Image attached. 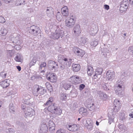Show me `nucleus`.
<instances>
[{
	"label": "nucleus",
	"mask_w": 133,
	"mask_h": 133,
	"mask_svg": "<svg viewBox=\"0 0 133 133\" xmlns=\"http://www.w3.org/2000/svg\"><path fill=\"white\" fill-rule=\"evenodd\" d=\"M8 42H9L8 47L10 49L15 48L16 49L18 50L21 48L20 45L21 43L19 40V37L17 36L15 38L12 36L9 37Z\"/></svg>",
	"instance_id": "obj_1"
},
{
	"label": "nucleus",
	"mask_w": 133,
	"mask_h": 133,
	"mask_svg": "<svg viewBox=\"0 0 133 133\" xmlns=\"http://www.w3.org/2000/svg\"><path fill=\"white\" fill-rule=\"evenodd\" d=\"M65 30L61 26L58 25L55 32L52 33L50 37L54 39L62 38L64 36Z\"/></svg>",
	"instance_id": "obj_2"
},
{
	"label": "nucleus",
	"mask_w": 133,
	"mask_h": 133,
	"mask_svg": "<svg viewBox=\"0 0 133 133\" xmlns=\"http://www.w3.org/2000/svg\"><path fill=\"white\" fill-rule=\"evenodd\" d=\"M47 109L49 111L56 116L60 115L62 113V111L60 107L55 104L48 107Z\"/></svg>",
	"instance_id": "obj_3"
},
{
	"label": "nucleus",
	"mask_w": 133,
	"mask_h": 133,
	"mask_svg": "<svg viewBox=\"0 0 133 133\" xmlns=\"http://www.w3.org/2000/svg\"><path fill=\"white\" fill-rule=\"evenodd\" d=\"M124 85L123 81H120L116 85L115 88V90L116 95L122 97L124 94L123 90L124 89Z\"/></svg>",
	"instance_id": "obj_4"
},
{
	"label": "nucleus",
	"mask_w": 133,
	"mask_h": 133,
	"mask_svg": "<svg viewBox=\"0 0 133 133\" xmlns=\"http://www.w3.org/2000/svg\"><path fill=\"white\" fill-rule=\"evenodd\" d=\"M76 21V18L73 15L67 17L65 19V26L69 28H72L74 25Z\"/></svg>",
	"instance_id": "obj_5"
},
{
	"label": "nucleus",
	"mask_w": 133,
	"mask_h": 133,
	"mask_svg": "<svg viewBox=\"0 0 133 133\" xmlns=\"http://www.w3.org/2000/svg\"><path fill=\"white\" fill-rule=\"evenodd\" d=\"M44 92V88L40 86L36 85L33 87L32 92L34 96H37L38 95H43Z\"/></svg>",
	"instance_id": "obj_6"
},
{
	"label": "nucleus",
	"mask_w": 133,
	"mask_h": 133,
	"mask_svg": "<svg viewBox=\"0 0 133 133\" xmlns=\"http://www.w3.org/2000/svg\"><path fill=\"white\" fill-rule=\"evenodd\" d=\"M28 32L33 36H36L40 31L39 28L36 26L33 25L27 28Z\"/></svg>",
	"instance_id": "obj_7"
},
{
	"label": "nucleus",
	"mask_w": 133,
	"mask_h": 133,
	"mask_svg": "<svg viewBox=\"0 0 133 133\" xmlns=\"http://www.w3.org/2000/svg\"><path fill=\"white\" fill-rule=\"evenodd\" d=\"M25 105H23L22 109L23 110H25L24 113L25 116L26 117H32L35 114V111L30 107L26 108Z\"/></svg>",
	"instance_id": "obj_8"
},
{
	"label": "nucleus",
	"mask_w": 133,
	"mask_h": 133,
	"mask_svg": "<svg viewBox=\"0 0 133 133\" xmlns=\"http://www.w3.org/2000/svg\"><path fill=\"white\" fill-rule=\"evenodd\" d=\"M58 61L61 63H66V65L68 66H70L71 64V60L70 59H68L64 56L62 55H60L58 56Z\"/></svg>",
	"instance_id": "obj_9"
},
{
	"label": "nucleus",
	"mask_w": 133,
	"mask_h": 133,
	"mask_svg": "<svg viewBox=\"0 0 133 133\" xmlns=\"http://www.w3.org/2000/svg\"><path fill=\"white\" fill-rule=\"evenodd\" d=\"M129 5V1L128 0H123L121 2L119 10L122 13L125 11Z\"/></svg>",
	"instance_id": "obj_10"
},
{
	"label": "nucleus",
	"mask_w": 133,
	"mask_h": 133,
	"mask_svg": "<svg viewBox=\"0 0 133 133\" xmlns=\"http://www.w3.org/2000/svg\"><path fill=\"white\" fill-rule=\"evenodd\" d=\"M69 80L70 82L75 84L81 83H82V79L81 77L75 75L71 77Z\"/></svg>",
	"instance_id": "obj_11"
},
{
	"label": "nucleus",
	"mask_w": 133,
	"mask_h": 133,
	"mask_svg": "<svg viewBox=\"0 0 133 133\" xmlns=\"http://www.w3.org/2000/svg\"><path fill=\"white\" fill-rule=\"evenodd\" d=\"M73 51L75 54L81 57H82L85 54L84 50L77 47H74L73 48Z\"/></svg>",
	"instance_id": "obj_12"
},
{
	"label": "nucleus",
	"mask_w": 133,
	"mask_h": 133,
	"mask_svg": "<svg viewBox=\"0 0 133 133\" xmlns=\"http://www.w3.org/2000/svg\"><path fill=\"white\" fill-rule=\"evenodd\" d=\"M83 124L89 130H92L93 128V123L92 121L89 118L86 120L85 122L83 123Z\"/></svg>",
	"instance_id": "obj_13"
},
{
	"label": "nucleus",
	"mask_w": 133,
	"mask_h": 133,
	"mask_svg": "<svg viewBox=\"0 0 133 133\" xmlns=\"http://www.w3.org/2000/svg\"><path fill=\"white\" fill-rule=\"evenodd\" d=\"M66 128L69 131H75L78 130L77 125L75 124H67L66 125Z\"/></svg>",
	"instance_id": "obj_14"
},
{
	"label": "nucleus",
	"mask_w": 133,
	"mask_h": 133,
	"mask_svg": "<svg viewBox=\"0 0 133 133\" xmlns=\"http://www.w3.org/2000/svg\"><path fill=\"white\" fill-rule=\"evenodd\" d=\"M103 69L101 68H97L96 70L95 73L93 75L94 79H99L101 77V75L103 71Z\"/></svg>",
	"instance_id": "obj_15"
},
{
	"label": "nucleus",
	"mask_w": 133,
	"mask_h": 133,
	"mask_svg": "<svg viewBox=\"0 0 133 133\" xmlns=\"http://www.w3.org/2000/svg\"><path fill=\"white\" fill-rule=\"evenodd\" d=\"M23 104H22L29 105L30 103L29 100L30 98V96L27 93H24L23 96Z\"/></svg>",
	"instance_id": "obj_16"
},
{
	"label": "nucleus",
	"mask_w": 133,
	"mask_h": 133,
	"mask_svg": "<svg viewBox=\"0 0 133 133\" xmlns=\"http://www.w3.org/2000/svg\"><path fill=\"white\" fill-rule=\"evenodd\" d=\"M114 104V110L115 112H117L120 110L121 107L119 101L117 99H115Z\"/></svg>",
	"instance_id": "obj_17"
},
{
	"label": "nucleus",
	"mask_w": 133,
	"mask_h": 133,
	"mask_svg": "<svg viewBox=\"0 0 133 133\" xmlns=\"http://www.w3.org/2000/svg\"><path fill=\"white\" fill-rule=\"evenodd\" d=\"M97 96L98 99L103 100H106L108 98V95L105 93L100 91L98 92Z\"/></svg>",
	"instance_id": "obj_18"
},
{
	"label": "nucleus",
	"mask_w": 133,
	"mask_h": 133,
	"mask_svg": "<svg viewBox=\"0 0 133 133\" xmlns=\"http://www.w3.org/2000/svg\"><path fill=\"white\" fill-rule=\"evenodd\" d=\"M115 73L114 72L108 71L106 73L107 79L108 80L111 81L115 78Z\"/></svg>",
	"instance_id": "obj_19"
},
{
	"label": "nucleus",
	"mask_w": 133,
	"mask_h": 133,
	"mask_svg": "<svg viewBox=\"0 0 133 133\" xmlns=\"http://www.w3.org/2000/svg\"><path fill=\"white\" fill-rule=\"evenodd\" d=\"M73 31V34L76 36H78L79 35L81 31L79 25L78 24L76 25L74 27Z\"/></svg>",
	"instance_id": "obj_20"
},
{
	"label": "nucleus",
	"mask_w": 133,
	"mask_h": 133,
	"mask_svg": "<svg viewBox=\"0 0 133 133\" xmlns=\"http://www.w3.org/2000/svg\"><path fill=\"white\" fill-rule=\"evenodd\" d=\"M46 78L51 82H55L56 80V77L54 74H49L46 76Z\"/></svg>",
	"instance_id": "obj_21"
},
{
	"label": "nucleus",
	"mask_w": 133,
	"mask_h": 133,
	"mask_svg": "<svg viewBox=\"0 0 133 133\" xmlns=\"http://www.w3.org/2000/svg\"><path fill=\"white\" fill-rule=\"evenodd\" d=\"M61 13L63 16H67L69 15V10L67 6H65L61 9Z\"/></svg>",
	"instance_id": "obj_22"
},
{
	"label": "nucleus",
	"mask_w": 133,
	"mask_h": 133,
	"mask_svg": "<svg viewBox=\"0 0 133 133\" xmlns=\"http://www.w3.org/2000/svg\"><path fill=\"white\" fill-rule=\"evenodd\" d=\"M54 10L51 7H48L46 9V13L47 15L49 17H51L53 16L54 15Z\"/></svg>",
	"instance_id": "obj_23"
},
{
	"label": "nucleus",
	"mask_w": 133,
	"mask_h": 133,
	"mask_svg": "<svg viewBox=\"0 0 133 133\" xmlns=\"http://www.w3.org/2000/svg\"><path fill=\"white\" fill-rule=\"evenodd\" d=\"M97 31V28L95 25H94L91 28L89 32L91 35L94 36L96 35Z\"/></svg>",
	"instance_id": "obj_24"
},
{
	"label": "nucleus",
	"mask_w": 133,
	"mask_h": 133,
	"mask_svg": "<svg viewBox=\"0 0 133 133\" xmlns=\"http://www.w3.org/2000/svg\"><path fill=\"white\" fill-rule=\"evenodd\" d=\"M48 131V128L47 125L45 124H42L40 127V132L41 133H45Z\"/></svg>",
	"instance_id": "obj_25"
},
{
	"label": "nucleus",
	"mask_w": 133,
	"mask_h": 133,
	"mask_svg": "<svg viewBox=\"0 0 133 133\" xmlns=\"http://www.w3.org/2000/svg\"><path fill=\"white\" fill-rule=\"evenodd\" d=\"M9 80L6 79L0 82V84L3 88H6L9 85Z\"/></svg>",
	"instance_id": "obj_26"
},
{
	"label": "nucleus",
	"mask_w": 133,
	"mask_h": 133,
	"mask_svg": "<svg viewBox=\"0 0 133 133\" xmlns=\"http://www.w3.org/2000/svg\"><path fill=\"white\" fill-rule=\"evenodd\" d=\"M14 59L17 62H22L23 58L22 55L18 53L17 54Z\"/></svg>",
	"instance_id": "obj_27"
},
{
	"label": "nucleus",
	"mask_w": 133,
	"mask_h": 133,
	"mask_svg": "<svg viewBox=\"0 0 133 133\" xmlns=\"http://www.w3.org/2000/svg\"><path fill=\"white\" fill-rule=\"evenodd\" d=\"M79 113L83 116H86L87 114V110L84 108H81L79 110Z\"/></svg>",
	"instance_id": "obj_28"
},
{
	"label": "nucleus",
	"mask_w": 133,
	"mask_h": 133,
	"mask_svg": "<svg viewBox=\"0 0 133 133\" xmlns=\"http://www.w3.org/2000/svg\"><path fill=\"white\" fill-rule=\"evenodd\" d=\"M88 74L89 76H91L94 73L93 68L92 66L88 65L87 68Z\"/></svg>",
	"instance_id": "obj_29"
},
{
	"label": "nucleus",
	"mask_w": 133,
	"mask_h": 133,
	"mask_svg": "<svg viewBox=\"0 0 133 133\" xmlns=\"http://www.w3.org/2000/svg\"><path fill=\"white\" fill-rule=\"evenodd\" d=\"M72 67L73 70L75 72H77L80 69V65L78 64H73Z\"/></svg>",
	"instance_id": "obj_30"
},
{
	"label": "nucleus",
	"mask_w": 133,
	"mask_h": 133,
	"mask_svg": "<svg viewBox=\"0 0 133 133\" xmlns=\"http://www.w3.org/2000/svg\"><path fill=\"white\" fill-rule=\"evenodd\" d=\"M102 51V54L105 57H107V56H109L110 55L109 50L107 49L104 48Z\"/></svg>",
	"instance_id": "obj_31"
},
{
	"label": "nucleus",
	"mask_w": 133,
	"mask_h": 133,
	"mask_svg": "<svg viewBox=\"0 0 133 133\" xmlns=\"http://www.w3.org/2000/svg\"><path fill=\"white\" fill-rule=\"evenodd\" d=\"M37 59L36 57H33L32 60L30 61L29 64L30 67H31L32 66L36 64L37 60Z\"/></svg>",
	"instance_id": "obj_32"
},
{
	"label": "nucleus",
	"mask_w": 133,
	"mask_h": 133,
	"mask_svg": "<svg viewBox=\"0 0 133 133\" xmlns=\"http://www.w3.org/2000/svg\"><path fill=\"white\" fill-rule=\"evenodd\" d=\"M118 128L120 131L122 132H124L127 130V128L125 125L123 124H119Z\"/></svg>",
	"instance_id": "obj_33"
},
{
	"label": "nucleus",
	"mask_w": 133,
	"mask_h": 133,
	"mask_svg": "<svg viewBox=\"0 0 133 133\" xmlns=\"http://www.w3.org/2000/svg\"><path fill=\"white\" fill-rule=\"evenodd\" d=\"M8 32L7 28H2L0 30V34L2 36L6 35Z\"/></svg>",
	"instance_id": "obj_34"
},
{
	"label": "nucleus",
	"mask_w": 133,
	"mask_h": 133,
	"mask_svg": "<svg viewBox=\"0 0 133 133\" xmlns=\"http://www.w3.org/2000/svg\"><path fill=\"white\" fill-rule=\"evenodd\" d=\"M68 95L63 93H61L60 94L59 98L62 101H65L67 99Z\"/></svg>",
	"instance_id": "obj_35"
},
{
	"label": "nucleus",
	"mask_w": 133,
	"mask_h": 133,
	"mask_svg": "<svg viewBox=\"0 0 133 133\" xmlns=\"http://www.w3.org/2000/svg\"><path fill=\"white\" fill-rule=\"evenodd\" d=\"M15 53V51L14 50H7V55L8 57H11L14 55Z\"/></svg>",
	"instance_id": "obj_36"
},
{
	"label": "nucleus",
	"mask_w": 133,
	"mask_h": 133,
	"mask_svg": "<svg viewBox=\"0 0 133 133\" xmlns=\"http://www.w3.org/2000/svg\"><path fill=\"white\" fill-rule=\"evenodd\" d=\"M53 101V98L51 97L50 98L48 101H47L46 103L44 104V105L45 106H49L51 105L52 104V102Z\"/></svg>",
	"instance_id": "obj_37"
},
{
	"label": "nucleus",
	"mask_w": 133,
	"mask_h": 133,
	"mask_svg": "<svg viewBox=\"0 0 133 133\" xmlns=\"http://www.w3.org/2000/svg\"><path fill=\"white\" fill-rule=\"evenodd\" d=\"M87 39L85 38H81L79 40L78 43L82 45H84L87 41Z\"/></svg>",
	"instance_id": "obj_38"
},
{
	"label": "nucleus",
	"mask_w": 133,
	"mask_h": 133,
	"mask_svg": "<svg viewBox=\"0 0 133 133\" xmlns=\"http://www.w3.org/2000/svg\"><path fill=\"white\" fill-rule=\"evenodd\" d=\"M56 17L57 20L59 21H61L62 18V15L59 12L57 13Z\"/></svg>",
	"instance_id": "obj_39"
},
{
	"label": "nucleus",
	"mask_w": 133,
	"mask_h": 133,
	"mask_svg": "<svg viewBox=\"0 0 133 133\" xmlns=\"http://www.w3.org/2000/svg\"><path fill=\"white\" fill-rule=\"evenodd\" d=\"M88 107L89 110L91 111L94 110L95 109V106L93 103L88 104Z\"/></svg>",
	"instance_id": "obj_40"
},
{
	"label": "nucleus",
	"mask_w": 133,
	"mask_h": 133,
	"mask_svg": "<svg viewBox=\"0 0 133 133\" xmlns=\"http://www.w3.org/2000/svg\"><path fill=\"white\" fill-rule=\"evenodd\" d=\"M108 123L110 124L114 121V114H112L111 116H110L108 115Z\"/></svg>",
	"instance_id": "obj_41"
},
{
	"label": "nucleus",
	"mask_w": 133,
	"mask_h": 133,
	"mask_svg": "<svg viewBox=\"0 0 133 133\" xmlns=\"http://www.w3.org/2000/svg\"><path fill=\"white\" fill-rule=\"evenodd\" d=\"M48 125L50 128H53V129L55 128V125L52 121H49L48 122Z\"/></svg>",
	"instance_id": "obj_42"
},
{
	"label": "nucleus",
	"mask_w": 133,
	"mask_h": 133,
	"mask_svg": "<svg viewBox=\"0 0 133 133\" xmlns=\"http://www.w3.org/2000/svg\"><path fill=\"white\" fill-rule=\"evenodd\" d=\"M98 44V40L97 39H96L91 42L90 44L91 46H95Z\"/></svg>",
	"instance_id": "obj_43"
},
{
	"label": "nucleus",
	"mask_w": 133,
	"mask_h": 133,
	"mask_svg": "<svg viewBox=\"0 0 133 133\" xmlns=\"http://www.w3.org/2000/svg\"><path fill=\"white\" fill-rule=\"evenodd\" d=\"M9 110L10 112L14 111V106L12 103L10 104L9 106Z\"/></svg>",
	"instance_id": "obj_44"
},
{
	"label": "nucleus",
	"mask_w": 133,
	"mask_h": 133,
	"mask_svg": "<svg viewBox=\"0 0 133 133\" xmlns=\"http://www.w3.org/2000/svg\"><path fill=\"white\" fill-rule=\"evenodd\" d=\"M66 63H65V64L64 63H61L62 64V65H60V69L61 70H63L65 68H68L69 67H70V66H68L66 65Z\"/></svg>",
	"instance_id": "obj_45"
},
{
	"label": "nucleus",
	"mask_w": 133,
	"mask_h": 133,
	"mask_svg": "<svg viewBox=\"0 0 133 133\" xmlns=\"http://www.w3.org/2000/svg\"><path fill=\"white\" fill-rule=\"evenodd\" d=\"M65 130L62 128L58 129L56 132V133H65Z\"/></svg>",
	"instance_id": "obj_46"
},
{
	"label": "nucleus",
	"mask_w": 133,
	"mask_h": 133,
	"mask_svg": "<svg viewBox=\"0 0 133 133\" xmlns=\"http://www.w3.org/2000/svg\"><path fill=\"white\" fill-rule=\"evenodd\" d=\"M6 73L5 71H3L1 73L0 75L4 79L6 78Z\"/></svg>",
	"instance_id": "obj_47"
},
{
	"label": "nucleus",
	"mask_w": 133,
	"mask_h": 133,
	"mask_svg": "<svg viewBox=\"0 0 133 133\" xmlns=\"http://www.w3.org/2000/svg\"><path fill=\"white\" fill-rule=\"evenodd\" d=\"M70 85L68 84L65 83L63 86V87L66 90H69L70 88Z\"/></svg>",
	"instance_id": "obj_48"
},
{
	"label": "nucleus",
	"mask_w": 133,
	"mask_h": 133,
	"mask_svg": "<svg viewBox=\"0 0 133 133\" xmlns=\"http://www.w3.org/2000/svg\"><path fill=\"white\" fill-rule=\"evenodd\" d=\"M128 52L130 54L133 55V46H131L129 48Z\"/></svg>",
	"instance_id": "obj_49"
},
{
	"label": "nucleus",
	"mask_w": 133,
	"mask_h": 133,
	"mask_svg": "<svg viewBox=\"0 0 133 133\" xmlns=\"http://www.w3.org/2000/svg\"><path fill=\"white\" fill-rule=\"evenodd\" d=\"M6 132L8 133H14L15 131L13 129H9L7 130Z\"/></svg>",
	"instance_id": "obj_50"
},
{
	"label": "nucleus",
	"mask_w": 133,
	"mask_h": 133,
	"mask_svg": "<svg viewBox=\"0 0 133 133\" xmlns=\"http://www.w3.org/2000/svg\"><path fill=\"white\" fill-rule=\"evenodd\" d=\"M48 64H53V65H56V66H58V64H56V63L54 61H53L52 60L49 61L48 62Z\"/></svg>",
	"instance_id": "obj_51"
},
{
	"label": "nucleus",
	"mask_w": 133,
	"mask_h": 133,
	"mask_svg": "<svg viewBox=\"0 0 133 133\" xmlns=\"http://www.w3.org/2000/svg\"><path fill=\"white\" fill-rule=\"evenodd\" d=\"M5 22V20L4 18L2 16H0V23H4Z\"/></svg>",
	"instance_id": "obj_52"
},
{
	"label": "nucleus",
	"mask_w": 133,
	"mask_h": 133,
	"mask_svg": "<svg viewBox=\"0 0 133 133\" xmlns=\"http://www.w3.org/2000/svg\"><path fill=\"white\" fill-rule=\"evenodd\" d=\"M46 66V63L45 62H42L41 63L40 66L39 67V69H41L42 67H44Z\"/></svg>",
	"instance_id": "obj_53"
},
{
	"label": "nucleus",
	"mask_w": 133,
	"mask_h": 133,
	"mask_svg": "<svg viewBox=\"0 0 133 133\" xmlns=\"http://www.w3.org/2000/svg\"><path fill=\"white\" fill-rule=\"evenodd\" d=\"M85 86L84 84L80 85L79 87V89L80 90H82L85 87Z\"/></svg>",
	"instance_id": "obj_54"
},
{
	"label": "nucleus",
	"mask_w": 133,
	"mask_h": 133,
	"mask_svg": "<svg viewBox=\"0 0 133 133\" xmlns=\"http://www.w3.org/2000/svg\"><path fill=\"white\" fill-rule=\"evenodd\" d=\"M20 129L21 130L24 129L25 127V125L23 123H21L20 125Z\"/></svg>",
	"instance_id": "obj_55"
},
{
	"label": "nucleus",
	"mask_w": 133,
	"mask_h": 133,
	"mask_svg": "<svg viewBox=\"0 0 133 133\" xmlns=\"http://www.w3.org/2000/svg\"><path fill=\"white\" fill-rule=\"evenodd\" d=\"M78 107V105L76 103H75L73 104L72 107L74 109H75Z\"/></svg>",
	"instance_id": "obj_56"
},
{
	"label": "nucleus",
	"mask_w": 133,
	"mask_h": 133,
	"mask_svg": "<svg viewBox=\"0 0 133 133\" xmlns=\"http://www.w3.org/2000/svg\"><path fill=\"white\" fill-rule=\"evenodd\" d=\"M104 8L107 10H108L109 9V6L105 4L104 5Z\"/></svg>",
	"instance_id": "obj_57"
},
{
	"label": "nucleus",
	"mask_w": 133,
	"mask_h": 133,
	"mask_svg": "<svg viewBox=\"0 0 133 133\" xmlns=\"http://www.w3.org/2000/svg\"><path fill=\"white\" fill-rule=\"evenodd\" d=\"M107 84L106 83H104L102 84V86L104 87V89L107 88Z\"/></svg>",
	"instance_id": "obj_58"
},
{
	"label": "nucleus",
	"mask_w": 133,
	"mask_h": 133,
	"mask_svg": "<svg viewBox=\"0 0 133 133\" xmlns=\"http://www.w3.org/2000/svg\"><path fill=\"white\" fill-rule=\"evenodd\" d=\"M16 67H17V69H18V70L19 71H20L21 70V68L20 66H17Z\"/></svg>",
	"instance_id": "obj_59"
},
{
	"label": "nucleus",
	"mask_w": 133,
	"mask_h": 133,
	"mask_svg": "<svg viewBox=\"0 0 133 133\" xmlns=\"http://www.w3.org/2000/svg\"><path fill=\"white\" fill-rule=\"evenodd\" d=\"M129 116L132 118H133V113H131L129 114Z\"/></svg>",
	"instance_id": "obj_60"
},
{
	"label": "nucleus",
	"mask_w": 133,
	"mask_h": 133,
	"mask_svg": "<svg viewBox=\"0 0 133 133\" xmlns=\"http://www.w3.org/2000/svg\"><path fill=\"white\" fill-rule=\"evenodd\" d=\"M130 4L132 5V6H133V0L130 1Z\"/></svg>",
	"instance_id": "obj_61"
},
{
	"label": "nucleus",
	"mask_w": 133,
	"mask_h": 133,
	"mask_svg": "<svg viewBox=\"0 0 133 133\" xmlns=\"http://www.w3.org/2000/svg\"><path fill=\"white\" fill-rule=\"evenodd\" d=\"M96 124L97 125H99V123L97 121L96 122Z\"/></svg>",
	"instance_id": "obj_62"
},
{
	"label": "nucleus",
	"mask_w": 133,
	"mask_h": 133,
	"mask_svg": "<svg viewBox=\"0 0 133 133\" xmlns=\"http://www.w3.org/2000/svg\"><path fill=\"white\" fill-rule=\"evenodd\" d=\"M2 102L0 101V107H1Z\"/></svg>",
	"instance_id": "obj_63"
},
{
	"label": "nucleus",
	"mask_w": 133,
	"mask_h": 133,
	"mask_svg": "<svg viewBox=\"0 0 133 133\" xmlns=\"http://www.w3.org/2000/svg\"><path fill=\"white\" fill-rule=\"evenodd\" d=\"M126 35H127V33H125L124 34V35L125 36H126Z\"/></svg>",
	"instance_id": "obj_64"
}]
</instances>
